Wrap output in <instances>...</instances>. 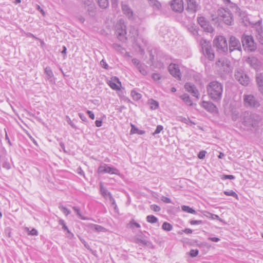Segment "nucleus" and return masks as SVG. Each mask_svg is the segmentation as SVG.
Returning a JSON list of instances; mask_svg holds the SVG:
<instances>
[{
    "label": "nucleus",
    "mask_w": 263,
    "mask_h": 263,
    "mask_svg": "<svg viewBox=\"0 0 263 263\" xmlns=\"http://www.w3.org/2000/svg\"><path fill=\"white\" fill-rule=\"evenodd\" d=\"M206 90L209 97L213 101L218 102L222 98L223 85L217 81L210 82L206 86Z\"/></svg>",
    "instance_id": "f257e3e1"
},
{
    "label": "nucleus",
    "mask_w": 263,
    "mask_h": 263,
    "mask_svg": "<svg viewBox=\"0 0 263 263\" xmlns=\"http://www.w3.org/2000/svg\"><path fill=\"white\" fill-rule=\"evenodd\" d=\"M242 124L250 128L255 127L258 122V117L248 111L243 112L241 115Z\"/></svg>",
    "instance_id": "f03ea898"
},
{
    "label": "nucleus",
    "mask_w": 263,
    "mask_h": 263,
    "mask_svg": "<svg viewBox=\"0 0 263 263\" xmlns=\"http://www.w3.org/2000/svg\"><path fill=\"white\" fill-rule=\"evenodd\" d=\"M217 15L219 19L222 20L226 25L230 26L233 25V16L229 9L220 8L217 10Z\"/></svg>",
    "instance_id": "7ed1b4c3"
},
{
    "label": "nucleus",
    "mask_w": 263,
    "mask_h": 263,
    "mask_svg": "<svg viewBox=\"0 0 263 263\" xmlns=\"http://www.w3.org/2000/svg\"><path fill=\"white\" fill-rule=\"evenodd\" d=\"M241 42L245 50L253 52L257 48L256 44L251 35H243L241 37Z\"/></svg>",
    "instance_id": "20e7f679"
},
{
    "label": "nucleus",
    "mask_w": 263,
    "mask_h": 263,
    "mask_svg": "<svg viewBox=\"0 0 263 263\" xmlns=\"http://www.w3.org/2000/svg\"><path fill=\"white\" fill-rule=\"evenodd\" d=\"M243 105L247 108H256L260 106L259 101L252 95H246L243 96Z\"/></svg>",
    "instance_id": "39448f33"
},
{
    "label": "nucleus",
    "mask_w": 263,
    "mask_h": 263,
    "mask_svg": "<svg viewBox=\"0 0 263 263\" xmlns=\"http://www.w3.org/2000/svg\"><path fill=\"white\" fill-rule=\"evenodd\" d=\"M116 33L119 40L124 42L127 40L126 36V25L122 20H120L116 25Z\"/></svg>",
    "instance_id": "423d86ee"
},
{
    "label": "nucleus",
    "mask_w": 263,
    "mask_h": 263,
    "mask_svg": "<svg viewBox=\"0 0 263 263\" xmlns=\"http://www.w3.org/2000/svg\"><path fill=\"white\" fill-rule=\"evenodd\" d=\"M200 44L204 55L211 61L214 60L215 57L214 53L211 48L210 42L205 40L201 39L200 41Z\"/></svg>",
    "instance_id": "0eeeda50"
},
{
    "label": "nucleus",
    "mask_w": 263,
    "mask_h": 263,
    "mask_svg": "<svg viewBox=\"0 0 263 263\" xmlns=\"http://www.w3.org/2000/svg\"><path fill=\"white\" fill-rule=\"evenodd\" d=\"M214 46L216 47L218 51L224 52L228 51L227 42L224 37L219 36L213 41Z\"/></svg>",
    "instance_id": "6e6552de"
},
{
    "label": "nucleus",
    "mask_w": 263,
    "mask_h": 263,
    "mask_svg": "<svg viewBox=\"0 0 263 263\" xmlns=\"http://www.w3.org/2000/svg\"><path fill=\"white\" fill-rule=\"evenodd\" d=\"M235 79L242 85L247 86L250 82V78L244 71L238 69L235 71Z\"/></svg>",
    "instance_id": "1a4fd4ad"
},
{
    "label": "nucleus",
    "mask_w": 263,
    "mask_h": 263,
    "mask_svg": "<svg viewBox=\"0 0 263 263\" xmlns=\"http://www.w3.org/2000/svg\"><path fill=\"white\" fill-rule=\"evenodd\" d=\"M197 22L205 31L212 33L214 31V28L204 17L202 16L198 17Z\"/></svg>",
    "instance_id": "9d476101"
},
{
    "label": "nucleus",
    "mask_w": 263,
    "mask_h": 263,
    "mask_svg": "<svg viewBox=\"0 0 263 263\" xmlns=\"http://www.w3.org/2000/svg\"><path fill=\"white\" fill-rule=\"evenodd\" d=\"M229 50L232 52L234 50L241 51V46L240 41L236 37L231 36L229 39Z\"/></svg>",
    "instance_id": "9b49d317"
},
{
    "label": "nucleus",
    "mask_w": 263,
    "mask_h": 263,
    "mask_svg": "<svg viewBox=\"0 0 263 263\" xmlns=\"http://www.w3.org/2000/svg\"><path fill=\"white\" fill-rule=\"evenodd\" d=\"M98 173L99 174L108 173L118 175L119 174V171L117 168L110 167L106 164H102L99 167Z\"/></svg>",
    "instance_id": "f8f14e48"
},
{
    "label": "nucleus",
    "mask_w": 263,
    "mask_h": 263,
    "mask_svg": "<svg viewBox=\"0 0 263 263\" xmlns=\"http://www.w3.org/2000/svg\"><path fill=\"white\" fill-rule=\"evenodd\" d=\"M83 7L90 16H93L95 14L96 7L93 2L91 0H85L83 2Z\"/></svg>",
    "instance_id": "ddd939ff"
},
{
    "label": "nucleus",
    "mask_w": 263,
    "mask_h": 263,
    "mask_svg": "<svg viewBox=\"0 0 263 263\" xmlns=\"http://www.w3.org/2000/svg\"><path fill=\"white\" fill-rule=\"evenodd\" d=\"M168 68L171 75H172L178 80H181L180 69L178 65L172 63L170 64Z\"/></svg>",
    "instance_id": "4468645a"
},
{
    "label": "nucleus",
    "mask_w": 263,
    "mask_h": 263,
    "mask_svg": "<svg viewBox=\"0 0 263 263\" xmlns=\"http://www.w3.org/2000/svg\"><path fill=\"white\" fill-rule=\"evenodd\" d=\"M171 6L174 11L178 12H181L184 9L182 0H173Z\"/></svg>",
    "instance_id": "2eb2a0df"
},
{
    "label": "nucleus",
    "mask_w": 263,
    "mask_h": 263,
    "mask_svg": "<svg viewBox=\"0 0 263 263\" xmlns=\"http://www.w3.org/2000/svg\"><path fill=\"white\" fill-rule=\"evenodd\" d=\"M107 84L109 86L114 90H120L121 86V83L119 79L116 77H113L110 80L108 81Z\"/></svg>",
    "instance_id": "dca6fc26"
},
{
    "label": "nucleus",
    "mask_w": 263,
    "mask_h": 263,
    "mask_svg": "<svg viewBox=\"0 0 263 263\" xmlns=\"http://www.w3.org/2000/svg\"><path fill=\"white\" fill-rule=\"evenodd\" d=\"M217 64L219 66H221L224 72H229L230 71V62L225 58H221L217 62Z\"/></svg>",
    "instance_id": "f3484780"
},
{
    "label": "nucleus",
    "mask_w": 263,
    "mask_h": 263,
    "mask_svg": "<svg viewBox=\"0 0 263 263\" xmlns=\"http://www.w3.org/2000/svg\"><path fill=\"white\" fill-rule=\"evenodd\" d=\"M187 4V9L191 12H195L199 9V5L196 0H186Z\"/></svg>",
    "instance_id": "a211bd4d"
},
{
    "label": "nucleus",
    "mask_w": 263,
    "mask_h": 263,
    "mask_svg": "<svg viewBox=\"0 0 263 263\" xmlns=\"http://www.w3.org/2000/svg\"><path fill=\"white\" fill-rule=\"evenodd\" d=\"M122 10L128 19H134L133 11L128 5L123 4L122 5Z\"/></svg>",
    "instance_id": "6ab92c4d"
},
{
    "label": "nucleus",
    "mask_w": 263,
    "mask_h": 263,
    "mask_svg": "<svg viewBox=\"0 0 263 263\" xmlns=\"http://www.w3.org/2000/svg\"><path fill=\"white\" fill-rule=\"evenodd\" d=\"M184 88L186 91L191 93L194 97L197 98H198V91L194 85L190 83H187L185 84Z\"/></svg>",
    "instance_id": "aec40b11"
},
{
    "label": "nucleus",
    "mask_w": 263,
    "mask_h": 263,
    "mask_svg": "<svg viewBox=\"0 0 263 263\" xmlns=\"http://www.w3.org/2000/svg\"><path fill=\"white\" fill-rule=\"evenodd\" d=\"M44 72L46 74V78L49 81L50 83H55V78L51 68L49 67H46L44 69Z\"/></svg>",
    "instance_id": "412c9836"
},
{
    "label": "nucleus",
    "mask_w": 263,
    "mask_h": 263,
    "mask_svg": "<svg viewBox=\"0 0 263 263\" xmlns=\"http://www.w3.org/2000/svg\"><path fill=\"white\" fill-rule=\"evenodd\" d=\"M87 227L90 230L97 232H105L107 229L101 226L90 223L88 224Z\"/></svg>",
    "instance_id": "4be33fe9"
},
{
    "label": "nucleus",
    "mask_w": 263,
    "mask_h": 263,
    "mask_svg": "<svg viewBox=\"0 0 263 263\" xmlns=\"http://www.w3.org/2000/svg\"><path fill=\"white\" fill-rule=\"evenodd\" d=\"M256 81L258 90L263 95V76L261 73H257L256 74Z\"/></svg>",
    "instance_id": "5701e85b"
},
{
    "label": "nucleus",
    "mask_w": 263,
    "mask_h": 263,
    "mask_svg": "<svg viewBox=\"0 0 263 263\" xmlns=\"http://www.w3.org/2000/svg\"><path fill=\"white\" fill-rule=\"evenodd\" d=\"M247 62L250 64L251 67L254 69H257L259 67V62L257 59L255 57L249 58L247 60Z\"/></svg>",
    "instance_id": "b1692460"
},
{
    "label": "nucleus",
    "mask_w": 263,
    "mask_h": 263,
    "mask_svg": "<svg viewBox=\"0 0 263 263\" xmlns=\"http://www.w3.org/2000/svg\"><path fill=\"white\" fill-rule=\"evenodd\" d=\"M202 106L205 109L210 111H213L216 108L215 105L211 102L203 101Z\"/></svg>",
    "instance_id": "393cba45"
},
{
    "label": "nucleus",
    "mask_w": 263,
    "mask_h": 263,
    "mask_svg": "<svg viewBox=\"0 0 263 263\" xmlns=\"http://www.w3.org/2000/svg\"><path fill=\"white\" fill-rule=\"evenodd\" d=\"M59 224L62 226V228L64 230L66 231L67 232L68 234V235H67V237L72 238L73 237V234L69 231L68 227L66 226L65 223L63 220L60 219L59 220Z\"/></svg>",
    "instance_id": "a878e982"
},
{
    "label": "nucleus",
    "mask_w": 263,
    "mask_h": 263,
    "mask_svg": "<svg viewBox=\"0 0 263 263\" xmlns=\"http://www.w3.org/2000/svg\"><path fill=\"white\" fill-rule=\"evenodd\" d=\"M203 215L208 218L212 219H217L221 222L223 221V220L217 215L212 214L208 212H204Z\"/></svg>",
    "instance_id": "bb28decb"
},
{
    "label": "nucleus",
    "mask_w": 263,
    "mask_h": 263,
    "mask_svg": "<svg viewBox=\"0 0 263 263\" xmlns=\"http://www.w3.org/2000/svg\"><path fill=\"white\" fill-rule=\"evenodd\" d=\"M147 66L144 64H141L137 68L139 71L143 76H146L147 74Z\"/></svg>",
    "instance_id": "cd10ccee"
},
{
    "label": "nucleus",
    "mask_w": 263,
    "mask_h": 263,
    "mask_svg": "<svg viewBox=\"0 0 263 263\" xmlns=\"http://www.w3.org/2000/svg\"><path fill=\"white\" fill-rule=\"evenodd\" d=\"M187 29L193 35L197 36L198 35V31L197 27L194 25H189Z\"/></svg>",
    "instance_id": "c85d7f7f"
},
{
    "label": "nucleus",
    "mask_w": 263,
    "mask_h": 263,
    "mask_svg": "<svg viewBox=\"0 0 263 263\" xmlns=\"http://www.w3.org/2000/svg\"><path fill=\"white\" fill-rule=\"evenodd\" d=\"M131 126H132V129L130 130L131 134L137 133L139 135H143V134H145V131L142 130H139L136 127H135V126L133 124H131Z\"/></svg>",
    "instance_id": "c756f323"
},
{
    "label": "nucleus",
    "mask_w": 263,
    "mask_h": 263,
    "mask_svg": "<svg viewBox=\"0 0 263 263\" xmlns=\"http://www.w3.org/2000/svg\"><path fill=\"white\" fill-rule=\"evenodd\" d=\"M99 6L102 8H106L108 6V0H97Z\"/></svg>",
    "instance_id": "7c9ffc66"
},
{
    "label": "nucleus",
    "mask_w": 263,
    "mask_h": 263,
    "mask_svg": "<svg viewBox=\"0 0 263 263\" xmlns=\"http://www.w3.org/2000/svg\"><path fill=\"white\" fill-rule=\"evenodd\" d=\"M100 191L101 193V194L105 197L107 198V197H110L111 196V194L110 192H108V191L104 188L102 184H100Z\"/></svg>",
    "instance_id": "2f4dec72"
},
{
    "label": "nucleus",
    "mask_w": 263,
    "mask_h": 263,
    "mask_svg": "<svg viewBox=\"0 0 263 263\" xmlns=\"http://www.w3.org/2000/svg\"><path fill=\"white\" fill-rule=\"evenodd\" d=\"M180 98L183 100L184 102H185L186 104H187L189 105H192V101L190 98V97L187 94H184L182 95Z\"/></svg>",
    "instance_id": "473e14b6"
},
{
    "label": "nucleus",
    "mask_w": 263,
    "mask_h": 263,
    "mask_svg": "<svg viewBox=\"0 0 263 263\" xmlns=\"http://www.w3.org/2000/svg\"><path fill=\"white\" fill-rule=\"evenodd\" d=\"M149 103L150 104V108L152 109H156L159 106L158 102L153 99L149 100Z\"/></svg>",
    "instance_id": "72a5a7b5"
},
{
    "label": "nucleus",
    "mask_w": 263,
    "mask_h": 263,
    "mask_svg": "<svg viewBox=\"0 0 263 263\" xmlns=\"http://www.w3.org/2000/svg\"><path fill=\"white\" fill-rule=\"evenodd\" d=\"M181 209L184 212L192 214H196V211L194 210L187 205H182L181 206Z\"/></svg>",
    "instance_id": "f704fd0d"
},
{
    "label": "nucleus",
    "mask_w": 263,
    "mask_h": 263,
    "mask_svg": "<svg viewBox=\"0 0 263 263\" xmlns=\"http://www.w3.org/2000/svg\"><path fill=\"white\" fill-rule=\"evenodd\" d=\"M146 220L149 223H154L158 221V219L154 215H148L146 217Z\"/></svg>",
    "instance_id": "c9c22d12"
},
{
    "label": "nucleus",
    "mask_w": 263,
    "mask_h": 263,
    "mask_svg": "<svg viewBox=\"0 0 263 263\" xmlns=\"http://www.w3.org/2000/svg\"><path fill=\"white\" fill-rule=\"evenodd\" d=\"M162 228L165 231H170L172 230L173 227L170 223L165 222L163 223Z\"/></svg>",
    "instance_id": "e433bc0d"
},
{
    "label": "nucleus",
    "mask_w": 263,
    "mask_h": 263,
    "mask_svg": "<svg viewBox=\"0 0 263 263\" xmlns=\"http://www.w3.org/2000/svg\"><path fill=\"white\" fill-rule=\"evenodd\" d=\"M131 95L135 100H138L141 98V95L135 90H132Z\"/></svg>",
    "instance_id": "4c0bfd02"
},
{
    "label": "nucleus",
    "mask_w": 263,
    "mask_h": 263,
    "mask_svg": "<svg viewBox=\"0 0 263 263\" xmlns=\"http://www.w3.org/2000/svg\"><path fill=\"white\" fill-rule=\"evenodd\" d=\"M149 2V4L153 6V7H155L156 8L159 9L160 6H161V4L160 3L158 2L156 0H148Z\"/></svg>",
    "instance_id": "58836bf2"
},
{
    "label": "nucleus",
    "mask_w": 263,
    "mask_h": 263,
    "mask_svg": "<svg viewBox=\"0 0 263 263\" xmlns=\"http://www.w3.org/2000/svg\"><path fill=\"white\" fill-rule=\"evenodd\" d=\"M256 38L258 41L262 45H263V31H258V34L256 35Z\"/></svg>",
    "instance_id": "ea45409f"
},
{
    "label": "nucleus",
    "mask_w": 263,
    "mask_h": 263,
    "mask_svg": "<svg viewBox=\"0 0 263 263\" xmlns=\"http://www.w3.org/2000/svg\"><path fill=\"white\" fill-rule=\"evenodd\" d=\"M128 226L132 229H133L134 227H136L138 228L140 227V225L138 223L135 222L134 220H132L130 221L128 224Z\"/></svg>",
    "instance_id": "a19ab883"
},
{
    "label": "nucleus",
    "mask_w": 263,
    "mask_h": 263,
    "mask_svg": "<svg viewBox=\"0 0 263 263\" xmlns=\"http://www.w3.org/2000/svg\"><path fill=\"white\" fill-rule=\"evenodd\" d=\"M224 194L227 196H231L235 197L237 199L238 198L237 194L232 190L229 191H224Z\"/></svg>",
    "instance_id": "79ce46f5"
},
{
    "label": "nucleus",
    "mask_w": 263,
    "mask_h": 263,
    "mask_svg": "<svg viewBox=\"0 0 263 263\" xmlns=\"http://www.w3.org/2000/svg\"><path fill=\"white\" fill-rule=\"evenodd\" d=\"M59 208L65 214L66 216H67L70 213V211L62 205H60Z\"/></svg>",
    "instance_id": "37998d69"
},
{
    "label": "nucleus",
    "mask_w": 263,
    "mask_h": 263,
    "mask_svg": "<svg viewBox=\"0 0 263 263\" xmlns=\"http://www.w3.org/2000/svg\"><path fill=\"white\" fill-rule=\"evenodd\" d=\"M72 209L74 211V212L77 213V215L78 216V217L80 218H81L82 219H84L83 218V216L82 215L81 211H80V209L79 208H78L77 206H73Z\"/></svg>",
    "instance_id": "c03bdc74"
},
{
    "label": "nucleus",
    "mask_w": 263,
    "mask_h": 263,
    "mask_svg": "<svg viewBox=\"0 0 263 263\" xmlns=\"http://www.w3.org/2000/svg\"><path fill=\"white\" fill-rule=\"evenodd\" d=\"M25 230L28 233L29 235H37L38 232L35 229H32L31 231L29 230L28 228H26Z\"/></svg>",
    "instance_id": "a18cd8bd"
},
{
    "label": "nucleus",
    "mask_w": 263,
    "mask_h": 263,
    "mask_svg": "<svg viewBox=\"0 0 263 263\" xmlns=\"http://www.w3.org/2000/svg\"><path fill=\"white\" fill-rule=\"evenodd\" d=\"M198 250L196 249V250H191L190 252V255L191 257H196L197 256V255L198 254Z\"/></svg>",
    "instance_id": "49530a36"
},
{
    "label": "nucleus",
    "mask_w": 263,
    "mask_h": 263,
    "mask_svg": "<svg viewBox=\"0 0 263 263\" xmlns=\"http://www.w3.org/2000/svg\"><path fill=\"white\" fill-rule=\"evenodd\" d=\"M163 127L162 125H158L155 131L153 133V135H155L160 133L163 130Z\"/></svg>",
    "instance_id": "de8ad7c7"
},
{
    "label": "nucleus",
    "mask_w": 263,
    "mask_h": 263,
    "mask_svg": "<svg viewBox=\"0 0 263 263\" xmlns=\"http://www.w3.org/2000/svg\"><path fill=\"white\" fill-rule=\"evenodd\" d=\"M129 32L134 37L138 35V30L134 27H131Z\"/></svg>",
    "instance_id": "09e8293b"
},
{
    "label": "nucleus",
    "mask_w": 263,
    "mask_h": 263,
    "mask_svg": "<svg viewBox=\"0 0 263 263\" xmlns=\"http://www.w3.org/2000/svg\"><path fill=\"white\" fill-rule=\"evenodd\" d=\"M151 209L155 212H159L160 211L161 208L157 205L152 204L151 205Z\"/></svg>",
    "instance_id": "8fccbe9b"
},
{
    "label": "nucleus",
    "mask_w": 263,
    "mask_h": 263,
    "mask_svg": "<svg viewBox=\"0 0 263 263\" xmlns=\"http://www.w3.org/2000/svg\"><path fill=\"white\" fill-rule=\"evenodd\" d=\"M132 61L133 64H134L136 66L137 68L139 67V65H140L142 64L140 63L139 60L136 58L133 59Z\"/></svg>",
    "instance_id": "3c124183"
},
{
    "label": "nucleus",
    "mask_w": 263,
    "mask_h": 263,
    "mask_svg": "<svg viewBox=\"0 0 263 263\" xmlns=\"http://www.w3.org/2000/svg\"><path fill=\"white\" fill-rule=\"evenodd\" d=\"M66 121L67 123L73 128H76V126L75 124L72 122L70 118L68 116H66Z\"/></svg>",
    "instance_id": "603ef678"
},
{
    "label": "nucleus",
    "mask_w": 263,
    "mask_h": 263,
    "mask_svg": "<svg viewBox=\"0 0 263 263\" xmlns=\"http://www.w3.org/2000/svg\"><path fill=\"white\" fill-rule=\"evenodd\" d=\"M205 154L206 152L205 151H201L199 153L198 157L200 159H202L205 157Z\"/></svg>",
    "instance_id": "864d4df0"
},
{
    "label": "nucleus",
    "mask_w": 263,
    "mask_h": 263,
    "mask_svg": "<svg viewBox=\"0 0 263 263\" xmlns=\"http://www.w3.org/2000/svg\"><path fill=\"white\" fill-rule=\"evenodd\" d=\"M152 78L154 81H158L160 80L161 76L159 73H153L152 75Z\"/></svg>",
    "instance_id": "5fc2aeb1"
},
{
    "label": "nucleus",
    "mask_w": 263,
    "mask_h": 263,
    "mask_svg": "<svg viewBox=\"0 0 263 263\" xmlns=\"http://www.w3.org/2000/svg\"><path fill=\"white\" fill-rule=\"evenodd\" d=\"M190 223L192 225L200 224L203 223L202 220H192L190 221Z\"/></svg>",
    "instance_id": "6e6d98bb"
},
{
    "label": "nucleus",
    "mask_w": 263,
    "mask_h": 263,
    "mask_svg": "<svg viewBox=\"0 0 263 263\" xmlns=\"http://www.w3.org/2000/svg\"><path fill=\"white\" fill-rule=\"evenodd\" d=\"M235 178V177L233 175H224L221 177V179H234Z\"/></svg>",
    "instance_id": "4d7b16f0"
},
{
    "label": "nucleus",
    "mask_w": 263,
    "mask_h": 263,
    "mask_svg": "<svg viewBox=\"0 0 263 263\" xmlns=\"http://www.w3.org/2000/svg\"><path fill=\"white\" fill-rule=\"evenodd\" d=\"M161 200L165 203H169L171 202V200L168 197L162 196L161 197Z\"/></svg>",
    "instance_id": "13d9d810"
},
{
    "label": "nucleus",
    "mask_w": 263,
    "mask_h": 263,
    "mask_svg": "<svg viewBox=\"0 0 263 263\" xmlns=\"http://www.w3.org/2000/svg\"><path fill=\"white\" fill-rule=\"evenodd\" d=\"M100 65H101V66L105 68V69H107L108 68V65L105 62V61L104 60H102L101 62H100Z\"/></svg>",
    "instance_id": "bf43d9fd"
},
{
    "label": "nucleus",
    "mask_w": 263,
    "mask_h": 263,
    "mask_svg": "<svg viewBox=\"0 0 263 263\" xmlns=\"http://www.w3.org/2000/svg\"><path fill=\"white\" fill-rule=\"evenodd\" d=\"M109 199L111 204L113 205H115L114 208H115V209H116L117 208V205L116 204L115 199L113 198V197H112L111 195L110 196V197H109Z\"/></svg>",
    "instance_id": "052dcab7"
},
{
    "label": "nucleus",
    "mask_w": 263,
    "mask_h": 263,
    "mask_svg": "<svg viewBox=\"0 0 263 263\" xmlns=\"http://www.w3.org/2000/svg\"><path fill=\"white\" fill-rule=\"evenodd\" d=\"M3 167L7 170H9L11 167L10 163L7 162H4L3 163Z\"/></svg>",
    "instance_id": "680f3d73"
},
{
    "label": "nucleus",
    "mask_w": 263,
    "mask_h": 263,
    "mask_svg": "<svg viewBox=\"0 0 263 263\" xmlns=\"http://www.w3.org/2000/svg\"><path fill=\"white\" fill-rule=\"evenodd\" d=\"M77 172L78 174H80L81 176H83L84 177V172L82 170L81 167H79L77 170Z\"/></svg>",
    "instance_id": "e2e57ef3"
},
{
    "label": "nucleus",
    "mask_w": 263,
    "mask_h": 263,
    "mask_svg": "<svg viewBox=\"0 0 263 263\" xmlns=\"http://www.w3.org/2000/svg\"><path fill=\"white\" fill-rule=\"evenodd\" d=\"M87 113L89 117L91 119L93 120L95 119V115H94L93 113L91 111L87 110Z\"/></svg>",
    "instance_id": "0e129e2a"
},
{
    "label": "nucleus",
    "mask_w": 263,
    "mask_h": 263,
    "mask_svg": "<svg viewBox=\"0 0 263 263\" xmlns=\"http://www.w3.org/2000/svg\"><path fill=\"white\" fill-rule=\"evenodd\" d=\"M217 13V12L216 13ZM211 19L213 21H217L219 19V17H218L217 14H211Z\"/></svg>",
    "instance_id": "69168bd1"
},
{
    "label": "nucleus",
    "mask_w": 263,
    "mask_h": 263,
    "mask_svg": "<svg viewBox=\"0 0 263 263\" xmlns=\"http://www.w3.org/2000/svg\"><path fill=\"white\" fill-rule=\"evenodd\" d=\"M36 9L43 14V16L45 15V11L41 8L39 5H37Z\"/></svg>",
    "instance_id": "338daca9"
},
{
    "label": "nucleus",
    "mask_w": 263,
    "mask_h": 263,
    "mask_svg": "<svg viewBox=\"0 0 263 263\" xmlns=\"http://www.w3.org/2000/svg\"><path fill=\"white\" fill-rule=\"evenodd\" d=\"M180 120L183 122H184V123L186 124H188V122H189V119H186L185 118H184V117H180Z\"/></svg>",
    "instance_id": "774afa93"
}]
</instances>
